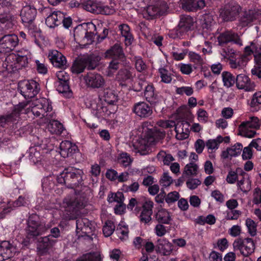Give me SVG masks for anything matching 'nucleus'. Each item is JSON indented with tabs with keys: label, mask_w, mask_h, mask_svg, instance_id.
<instances>
[{
	"label": "nucleus",
	"mask_w": 261,
	"mask_h": 261,
	"mask_svg": "<svg viewBox=\"0 0 261 261\" xmlns=\"http://www.w3.org/2000/svg\"><path fill=\"white\" fill-rule=\"evenodd\" d=\"M133 111L137 116L141 118L148 117L152 113L151 108L145 102L135 103L133 107Z\"/></svg>",
	"instance_id": "aec40b11"
},
{
	"label": "nucleus",
	"mask_w": 261,
	"mask_h": 261,
	"mask_svg": "<svg viewBox=\"0 0 261 261\" xmlns=\"http://www.w3.org/2000/svg\"><path fill=\"white\" fill-rule=\"evenodd\" d=\"M135 76L134 70L130 67H125L120 69L116 76L117 79L120 81L132 80Z\"/></svg>",
	"instance_id": "473e14b6"
},
{
	"label": "nucleus",
	"mask_w": 261,
	"mask_h": 261,
	"mask_svg": "<svg viewBox=\"0 0 261 261\" xmlns=\"http://www.w3.org/2000/svg\"><path fill=\"white\" fill-rule=\"evenodd\" d=\"M9 59H12L16 61L17 65L15 67L18 68L25 66L28 62V58L27 55H13L10 56Z\"/></svg>",
	"instance_id": "37998d69"
},
{
	"label": "nucleus",
	"mask_w": 261,
	"mask_h": 261,
	"mask_svg": "<svg viewBox=\"0 0 261 261\" xmlns=\"http://www.w3.org/2000/svg\"><path fill=\"white\" fill-rule=\"evenodd\" d=\"M48 58L54 66L61 68H66L67 61L65 56L61 53L53 50L49 53Z\"/></svg>",
	"instance_id": "412c9836"
},
{
	"label": "nucleus",
	"mask_w": 261,
	"mask_h": 261,
	"mask_svg": "<svg viewBox=\"0 0 261 261\" xmlns=\"http://www.w3.org/2000/svg\"><path fill=\"white\" fill-rule=\"evenodd\" d=\"M19 252V249L9 242L3 241L0 244V255L3 259L13 257Z\"/></svg>",
	"instance_id": "6ab92c4d"
},
{
	"label": "nucleus",
	"mask_w": 261,
	"mask_h": 261,
	"mask_svg": "<svg viewBox=\"0 0 261 261\" xmlns=\"http://www.w3.org/2000/svg\"><path fill=\"white\" fill-rule=\"evenodd\" d=\"M161 14V12L159 8L154 5H149L143 14L144 17L147 19H150L155 15H160Z\"/></svg>",
	"instance_id": "c03bdc74"
},
{
	"label": "nucleus",
	"mask_w": 261,
	"mask_h": 261,
	"mask_svg": "<svg viewBox=\"0 0 261 261\" xmlns=\"http://www.w3.org/2000/svg\"><path fill=\"white\" fill-rule=\"evenodd\" d=\"M157 125L163 128L175 126L176 138L178 140H184L189 136L190 125L187 121H180L175 124L172 120H160L158 122Z\"/></svg>",
	"instance_id": "39448f33"
},
{
	"label": "nucleus",
	"mask_w": 261,
	"mask_h": 261,
	"mask_svg": "<svg viewBox=\"0 0 261 261\" xmlns=\"http://www.w3.org/2000/svg\"><path fill=\"white\" fill-rule=\"evenodd\" d=\"M89 221L87 218H79L76 220V229L80 230L85 233H89L88 229L90 228L89 227Z\"/></svg>",
	"instance_id": "a18cd8bd"
},
{
	"label": "nucleus",
	"mask_w": 261,
	"mask_h": 261,
	"mask_svg": "<svg viewBox=\"0 0 261 261\" xmlns=\"http://www.w3.org/2000/svg\"><path fill=\"white\" fill-rule=\"evenodd\" d=\"M83 174L82 170L69 167L65 168L57 176V180L60 184L76 186L81 181Z\"/></svg>",
	"instance_id": "20e7f679"
},
{
	"label": "nucleus",
	"mask_w": 261,
	"mask_h": 261,
	"mask_svg": "<svg viewBox=\"0 0 261 261\" xmlns=\"http://www.w3.org/2000/svg\"><path fill=\"white\" fill-rule=\"evenodd\" d=\"M134 61L135 67L138 71L141 72L146 69V64L141 58L136 57L134 58Z\"/></svg>",
	"instance_id": "e2e57ef3"
},
{
	"label": "nucleus",
	"mask_w": 261,
	"mask_h": 261,
	"mask_svg": "<svg viewBox=\"0 0 261 261\" xmlns=\"http://www.w3.org/2000/svg\"><path fill=\"white\" fill-rule=\"evenodd\" d=\"M241 214V211L232 210L227 212L225 219L227 220H237Z\"/></svg>",
	"instance_id": "69168bd1"
},
{
	"label": "nucleus",
	"mask_w": 261,
	"mask_h": 261,
	"mask_svg": "<svg viewBox=\"0 0 261 261\" xmlns=\"http://www.w3.org/2000/svg\"><path fill=\"white\" fill-rule=\"evenodd\" d=\"M47 140L45 139L44 141H42V143L38 144L37 146L31 147L29 149V158L32 162L37 163L40 161L41 155L40 153V149H50V145L47 144Z\"/></svg>",
	"instance_id": "5701e85b"
},
{
	"label": "nucleus",
	"mask_w": 261,
	"mask_h": 261,
	"mask_svg": "<svg viewBox=\"0 0 261 261\" xmlns=\"http://www.w3.org/2000/svg\"><path fill=\"white\" fill-rule=\"evenodd\" d=\"M261 50V43L257 40H254L249 43V45L244 48V53L242 55L246 59L247 57L251 56L253 54H256Z\"/></svg>",
	"instance_id": "c756f323"
},
{
	"label": "nucleus",
	"mask_w": 261,
	"mask_h": 261,
	"mask_svg": "<svg viewBox=\"0 0 261 261\" xmlns=\"http://www.w3.org/2000/svg\"><path fill=\"white\" fill-rule=\"evenodd\" d=\"M83 8L87 11L92 13L99 14L100 12L99 8L101 7V3L96 0H87L83 3Z\"/></svg>",
	"instance_id": "c9c22d12"
},
{
	"label": "nucleus",
	"mask_w": 261,
	"mask_h": 261,
	"mask_svg": "<svg viewBox=\"0 0 261 261\" xmlns=\"http://www.w3.org/2000/svg\"><path fill=\"white\" fill-rule=\"evenodd\" d=\"M260 126L259 120L257 117H251L248 120L242 122L239 126V129L241 135L245 137L251 138L256 134V132L248 131L250 128L255 130L258 128Z\"/></svg>",
	"instance_id": "9d476101"
},
{
	"label": "nucleus",
	"mask_w": 261,
	"mask_h": 261,
	"mask_svg": "<svg viewBox=\"0 0 261 261\" xmlns=\"http://www.w3.org/2000/svg\"><path fill=\"white\" fill-rule=\"evenodd\" d=\"M155 218L159 223L164 224H170L172 220L171 213L165 208L159 210L155 215Z\"/></svg>",
	"instance_id": "7c9ffc66"
},
{
	"label": "nucleus",
	"mask_w": 261,
	"mask_h": 261,
	"mask_svg": "<svg viewBox=\"0 0 261 261\" xmlns=\"http://www.w3.org/2000/svg\"><path fill=\"white\" fill-rule=\"evenodd\" d=\"M43 16H46L45 23L50 28H55L62 22L64 14L60 11H53L49 7H43L39 9Z\"/></svg>",
	"instance_id": "0eeeda50"
},
{
	"label": "nucleus",
	"mask_w": 261,
	"mask_h": 261,
	"mask_svg": "<svg viewBox=\"0 0 261 261\" xmlns=\"http://www.w3.org/2000/svg\"><path fill=\"white\" fill-rule=\"evenodd\" d=\"M252 202L256 205L261 203V190L258 188L253 190Z\"/></svg>",
	"instance_id": "774afa93"
},
{
	"label": "nucleus",
	"mask_w": 261,
	"mask_h": 261,
	"mask_svg": "<svg viewBox=\"0 0 261 261\" xmlns=\"http://www.w3.org/2000/svg\"><path fill=\"white\" fill-rule=\"evenodd\" d=\"M258 14L254 11H249L245 13L240 19V24L244 27L248 25L250 23L258 19Z\"/></svg>",
	"instance_id": "58836bf2"
},
{
	"label": "nucleus",
	"mask_w": 261,
	"mask_h": 261,
	"mask_svg": "<svg viewBox=\"0 0 261 261\" xmlns=\"http://www.w3.org/2000/svg\"><path fill=\"white\" fill-rule=\"evenodd\" d=\"M116 233L119 238L122 241L128 239V229L127 226L123 222H121L116 229Z\"/></svg>",
	"instance_id": "79ce46f5"
},
{
	"label": "nucleus",
	"mask_w": 261,
	"mask_h": 261,
	"mask_svg": "<svg viewBox=\"0 0 261 261\" xmlns=\"http://www.w3.org/2000/svg\"><path fill=\"white\" fill-rule=\"evenodd\" d=\"M224 86L229 88L232 86L236 81V78L229 72L223 71L221 74Z\"/></svg>",
	"instance_id": "a19ab883"
},
{
	"label": "nucleus",
	"mask_w": 261,
	"mask_h": 261,
	"mask_svg": "<svg viewBox=\"0 0 261 261\" xmlns=\"http://www.w3.org/2000/svg\"><path fill=\"white\" fill-rule=\"evenodd\" d=\"M198 120L201 123H206L208 121V114L203 109L200 108L197 111Z\"/></svg>",
	"instance_id": "6e6d98bb"
},
{
	"label": "nucleus",
	"mask_w": 261,
	"mask_h": 261,
	"mask_svg": "<svg viewBox=\"0 0 261 261\" xmlns=\"http://www.w3.org/2000/svg\"><path fill=\"white\" fill-rule=\"evenodd\" d=\"M60 148L61 155L65 158L75 152L77 149V147L69 141H64L61 143Z\"/></svg>",
	"instance_id": "cd10ccee"
},
{
	"label": "nucleus",
	"mask_w": 261,
	"mask_h": 261,
	"mask_svg": "<svg viewBox=\"0 0 261 261\" xmlns=\"http://www.w3.org/2000/svg\"><path fill=\"white\" fill-rule=\"evenodd\" d=\"M180 3L183 9L188 11H194L205 7L204 0H181Z\"/></svg>",
	"instance_id": "bb28decb"
},
{
	"label": "nucleus",
	"mask_w": 261,
	"mask_h": 261,
	"mask_svg": "<svg viewBox=\"0 0 261 261\" xmlns=\"http://www.w3.org/2000/svg\"><path fill=\"white\" fill-rule=\"evenodd\" d=\"M53 177L49 176L44 177L42 179V186L43 189L45 190H50L54 186V182L53 181Z\"/></svg>",
	"instance_id": "bf43d9fd"
},
{
	"label": "nucleus",
	"mask_w": 261,
	"mask_h": 261,
	"mask_svg": "<svg viewBox=\"0 0 261 261\" xmlns=\"http://www.w3.org/2000/svg\"><path fill=\"white\" fill-rule=\"evenodd\" d=\"M85 206L83 201L79 200L76 198L75 195L68 196L65 197L62 203L61 208L63 212H64V217L67 219H72L77 210Z\"/></svg>",
	"instance_id": "423d86ee"
},
{
	"label": "nucleus",
	"mask_w": 261,
	"mask_h": 261,
	"mask_svg": "<svg viewBox=\"0 0 261 261\" xmlns=\"http://www.w3.org/2000/svg\"><path fill=\"white\" fill-rule=\"evenodd\" d=\"M49 228L36 221V216L30 217L28 220L27 234L29 238H34L44 233Z\"/></svg>",
	"instance_id": "f8f14e48"
},
{
	"label": "nucleus",
	"mask_w": 261,
	"mask_h": 261,
	"mask_svg": "<svg viewBox=\"0 0 261 261\" xmlns=\"http://www.w3.org/2000/svg\"><path fill=\"white\" fill-rule=\"evenodd\" d=\"M95 32L96 27L92 22L83 23L76 28L74 36L75 40L82 43L81 45L85 46L94 41Z\"/></svg>",
	"instance_id": "7ed1b4c3"
},
{
	"label": "nucleus",
	"mask_w": 261,
	"mask_h": 261,
	"mask_svg": "<svg viewBox=\"0 0 261 261\" xmlns=\"http://www.w3.org/2000/svg\"><path fill=\"white\" fill-rule=\"evenodd\" d=\"M115 226L113 222L108 221L106 222L103 227V232L104 235L108 237L110 236L114 232Z\"/></svg>",
	"instance_id": "603ef678"
},
{
	"label": "nucleus",
	"mask_w": 261,
	"mask_h": 261,
	"mask_svg": "<svg viewBox=\"0 0 261 261\" xmlns=\"http://www.w3.org/2000/svg\"><path fill=\"white\" fill-rule=\"evenodd\" d=\"M37 15L36 9L31 6H26L21 12V19L26 27H31Z\"/></svg>",
	"instance_id": "2eb2a0df"
},
{
	"label": "nucleus",
	"mask_w": 261,
	"mask_h": 261,
	"mask_svg": "<svg viewBox=\"0 0 261 261\" xmlns=\"http://www.w3.org/2000/svg\"><path fill=\"white\" fill-rule=\"evenodd\" d=\"M18 44V38L15 34L4 36L0 39V52H9Z\"/></svg>",
	"instance_id": "ddd939ff"
},
{
	"label": "nucleus",
	"mask_w": 261,
	"mask_h": 261,
	"mask_svg": "<svg viewBox=\"0 0 261 261\" xmlns=\"http://www.w3.org/2000/svg\"><path fill=\"white\" fill-rule=\"evenodd\" d=\"M194 24L193 19L189 16H182L178 24L181 32H187L192 29Z\"/></svg>",
	"instance_id": "f704fd0d"
},
{
	"label": "nucleus",
	"mask_w": 261,
	"mask_h": 261,
	"mask_svg": "<svg viewBox=\"0 0 261 261\" xmlns=\"http://www.w3.org/2000/svg\"><path fill=\"white\" fill-rule=\"evenodd\" d=\"M86 85L92 88H99L103 87L105 81L103 76L99 73L89 72L84 76Z\"/></svg>",
	"instance_id": "4468645a"
},
{
	"label": "nucleus",
	"mask_w": 261,
	"mask_h": 261,
	"mask_svg": "<svg viewBox=\"0 0 261 261\" xmlns=\"http://www.w3.org/2000/svg\"><path fill=\"white\" fill-rule=\"evenodd\" d=\"M163 224L159 223L154 228V232L158 237H163L167 233V227Z\"/></svg>",
	"instance_id": "13d9d810"
},
{
	"label": "nucleus",
	"mask_w": 261,
	"mask_h": 261,
	"mask_svg": "<svg viewBox=\"0 0 261 261\" xmlns=\"http://www.w3.org/2000/svg\"><path fill=\"white\" fill-rule=\"evenodd\" d=\"M56 87L57 91L60 93H65L69 89L68 81L56 82Z\"/></svg>",
	"instance_id": "052dcab7"
},
{
	"label": "nucleus",
	"mask_w": 261,
	"mask_h": 261,
	"mask_svg": "<svg viewBox=\"0 0 261 261\" xmlns=\"http://www.w3.org/2000/svg\"><path fill=\"white\" fill-rule=\"evenodd\" d=\"M189 57L190 61L196 64L201 65L203 63V59L200 56L195 52H189Z\"/></svg>",
	"instance_id": "338daca9"
},
{
	"label": "nucleus",
	"mask_w": 261,
	"mask_h": 261,
	"mask_svg": "<svg viewBox=\"0 0 261 261\" xmlns=\"http://www.w3.org/2000/svg\"><path fill=\"white\" fill-rule=\"evenodd\" d=\"M100 256L96 253H90L84 254L78 258L76 261H99Z\"/></svg>",
	"instance_id": "8fccbe9b"
},
{
	"label": "nucleus",
	"mask_w": 261,
	"mask_h": 261,
	"mask_svg": "<svg viewBox=\"0 0 261 261\" xmlns=\"http://www.w3.org/2000/svg\"><path fill=\"white\" fill-rule=\"evenodd\" d=\"M93 57L90 56L87 59L80 58L76 59L73 63L71 71L73 73L79 74L84 71L85 67L87 66L88 69H94L97 64L98 60H93Z\"/></svg>",
	"instance_id": "9b49d317"
},
{
	"label": "nucleus",
	"mask_w": 261,
	"mask_h": 261,
	"mask_svg": "<svg viewBox=\"0 0 261 261\" xmlns=\"http://www.w3.org/2000/svg\"><path fill=\"white\" fill-rule=\"evenodd\" d=\"M144 96L147 101L154 106L159 105L162 101V97L154 92V88L151 84L145 86Z\"/></svg>",
	"instance_id": "a878e982"
},
{
	"label": "nucleus",
	"mask_w": 261,
	"mask_h": 261,
	"mask_svg": "<svg viewBox=\"0 0 261 261\" xmlns=\"http://www.w3.org/2000/svg\"><path fill=\"white\" fill-rule=\"evenodd\" d=\"M20 93L25 98L34 97L40 90L39 84L34 80H25L18 84Z\"/></svg>",
	"instance_id": "6e6552de"
},
{
	"label": "nucleus",
	"mask_w": 261,
	"mask_h": 261,
	"mask_svg": "<svg viewBox=\"0 0 261 261\" xmlns=\"http://www.w3.org/2000/svg\"><path fill=\"white\" fill-rule=\"evenodd\" d=\"M236 82L237 87L240 89H243L246 91H251L254 89V84L244 74H238L236 77Z\"/></svg>",
	"instance_id": "393cba45"
},
{
	"label": "nucleus",
	"mask_w": 261,
	"mask_h": 261,
	"mask_svg": "<svg viewBox=\"0 0 261 261\" xmlns=\"http://www.w3.org/2000/svg\"><path fill=\"white\" fill-rule=\"evenodd\" d=\"M173 246L169 241L166 238L159 239L155 244V251L162 255H169L172 252Z\"/></svg>",
	"instance_id": "dca6fc26"
},
{
	"label": "nucleus",
	"mask_w": 261,
	"mask_h": 261,
	"mask_svg": "<svg viewBox=\"0 0 261 261\" xmlns=\"http://www.w3.org/2000/svg\"><path fill=\"white\" fill-rule=\"evenodd\" d=\"M176 93L177 94L184 95L185 94L187 96H191L194 93L193 88L190 86H182L179 88H176Z\"/></svg>",
	"instance_id": "5fc2aeb1"
},
{
	"label": "nucleus",
	"mask_w": 261,
	"mask_h": 261,
	"mask_svg": "<svg viewBox=\"0 0 261 261\" xmlns=\"http://www.w3.org/2000/svg\"><path fill=\"white\" fill-rule=\"evenodd\" d=\"M160 182L162 187H167L170 186L173 182V179L169 176L168 173H164L160 179Z\"/></svg>",
	"instance_id": "4d7b16f0"
},
{
	"label": "nucleus",
	"mask_w": 261,
	"mask_h": 261,
	"mask_svg": "<svg viewBox=\"0 0 261 261\" xmlns=\"http://www.w3.org/2000/svg\"><path fill=\"white\" fill-rule=\"evenodd\" d=\"M119 28L122 37L124 38L125 45H130L133 41V37L129 26L126 24H122Z\"/></svg>",
	"instance_id": "e433bc0d"
},
{
	"label": "nucleus",
	"mask_w": 261,
	"mask_h": 261,
	"mask_svg": "<svg viewBox=\"0 0 261 261\" xmlns=\"http://www.w3.org/2000/svg\"><path fill=\"white\" fill-rule=\"evenodd\" d=\"M242 149L243 145L242 144L237 143L228 148L226 150L223 151L222 157L224 159H228L233 156H237L241 154Z\"/></svg>",
	"instance_id": "2f4dec72"
},
{
	"label": "nucleus",
	"mask_w": 261,
	"mask_h": 261,
	"mask_svg": "<svg viewBox=\"0 0 261 261\" xmlns=\"http://www.w3.org/2000/svg\"><path fill=\"white\" fill-rule=\"evenodd\" d=\"M197 168L198 167L197 165L193 163H190L185 166L183 176L195 175L197 172Z\"/></svg>",
	"instance_id": "3c124183"
},
{
	"label": "nucleus",
	"mask_w": 261,
	"mask_h": 261,
	"mask_svg": "<svg viewBox=\"0 0 261 261\" xmlns=\"http://www.w3.org/2000/svg\"><path fill=\"white\" fill-rule=\"evenodd\" d=\"M139 138L134 144L136 152L141 154H145L149 151V147L164 137L165 133L162 130H158L149 122L143 123L138 129Z\"/></svg>",
	"instance_id": "f03ea898"
},
{
	"label": "nucleus",
	"mask_w": 261,
	"mask_h": 261,
	"mask_svg": "<svg viewBox=\"0 0 261 261\" xmlns=\"http://www.w3.org/2000/svg\"><path fill=\"white\" fill-rule=\"evenodd\" d=\"M245 225L249 234L252 237L255 236L257 232L256 223L251 219L247 218L245 221Z\"/></svg>",
	"instance_id": "09e8293b"
},
{
	"label": "nucleus",
	"mask_w": 261,
	"mask_h": 261,
	"mask_svg": "<svg viewBox=\"0 0 261 261\" xmlns=\"http://www.w3.org/2000/svg\"><path fill=\"white\" fill-rule=\"evenodd\" d=\"M233 247L234 250L240 251L242 255L248 256L254 252L255 246L253 241L251 238L243 239L238 238L233 243Z\"/></svg>",
	"instance_id": "1a4fd4ad"
},
{
	"label": "nucleus",
	"mask_w": 261,
	"mask_h": 261,
	"mask_svg": "<svg viewBox=\"0 0 261 261\" xmlns=\"http://www.w3.org/2000/svg\"><path fill=\"white\" fill-rule=\"evenodd\" d=\"M222 55L224 58L227 59L229 62L231 59H235L237 52L233 48L228 47L223 51V54H222Z\"/></svg>",
	"instance_id": "680f3d73"
},
{
	"label": "nucleus",
	"mask_w": 261,
	"mask_h": 261,
	"mask_svg": "<svg viewBox=\"0 0 261 261\" xmlns=\"http://www.w3.org/2000/svg\"><path fill=\"white\" fill-rule=\"evenodd\" d=\"M124 57L122 48L118 44H115L105 53L106 58L122 60Z\"/></svg>",
	"instance_id": "c85d7f7f"
},
{
	"label": "nucleus",
	"mask_w": 261,
	"mask_h": 261,
	"mask_svg": "<svg viewBox=\"0 0 261 261\" xmlns=\"http://www.w3.org/2000/svg\"><path fill=\"white\" fill-rule=\"evenodd\" d=\"M153 202L149 199H146L142 205V211L140 215V219L142 223L149 224L151 221Z\"/></svg>",
	"instance_id": "a211bd4d"
},
{
	"label": "nucleus",
	"mask_w": 261,
	"mask_h": 261,
	"mask_svg": "<svg viewBox=\"0 0 261 261\" xmlns=\"http://www.w3.org/2000/svg\"><path fill=\"white\" fill-rule=\"evenodd\" d=\"M29 104L31 108L32 114L37 117L42 119V123H47L48 129L52 134H61L64 130L63 125L59 121L55 120V114L53 111L50 101L45 98H41L36 99L29 103L21 102L15 106L13 112L7 116L5 120H15L18 117L22 110Z\"/></svg>",
	"instance_id": "f257e3e1"
},
{
	"label": "nucleus",
	"mask_w": 261,
	"mask_h": 261,
	"mask_svg": "<svg viewBox=\"0 0 261 261\" xmlns=\"http://www.w3.org/2000/svg\"><path fill=\"white\" fill-rule=\"evenodd\" d=\"M12 210L11 202L4 198H0V219L4 218Z\"/></svg>",
	"instance_id": "ea45409f"
},
{
	"label": "nucleus",
	"mask_w": 261,
	"mask_h": 261,
	"mask_svg": "<svg viewBox=\"0 0 261 261\" xmlns=\"http://www.w3.org/2000/svg\"><path fill=\"white\" fill-rule=\"evenodd\" d=\"M56 242L57 241L51 239L50 236L40 238L37 245L38 253L41 255L46 254L48 250L55 245Z\"/></svg>",
	"instance_id": "f3484780"
},
{
	"label": "nucleus",
	"mask_w": 261,
	"mask_h": 261,
	"mask_svg": "<svg viewBox=\"0 0 261 261\" xmlns=\"http://www.w3.org/2000/svg\"><path fill=\"white\" fill-rule=\"evenodd\" d=\"M219 44L226 43L229 42H233L239 46H242V41L237 34L231 31H226L221 34L218 37Z\"/></svg>",
	"instance_id": "b1692460"
},
{
	"label": "nucleus",
	"mask_w": 261,
	"mask_h": 261,
	"mask_svg": "<svg viewBox=\"0 0 261 261\" xmlns=\"http://www.w3.org/2000/svg\"><path fill=\"white\" fill-rule=\"evenodd\" d=\"M119 163L124 167H127L130 165L132 160L126 153H122L119 158Z\"/></svg>",
	"instance_id": "0e129e2a"
},
{
	"label": "nucleus",
	"mask_w": 261,
	"mask_h": 261,
	"mask_svg": "<svg viewBox=\"0 0 261 261\" xmlns=\"http://www.w3.org/2000/svg\"><path fill=\"white\" fill-rule=\"evenodd\" d=\"M162 81L165 83H170L171 82L172 77L170 73L164 68H160L159 69Z\"/></svg>",
	"instance_id": "864d4df0"
},
{
	"label": "nucleus",
	"mask_w": 261,
	"mask_h": 261,
	"mask_svg": "<svg viewBox=\"0 0 261 261\" xmlns=\"http://www.w3.org/2000/svg\"><path fill=\"white\" fill-rule=\"evenodd\" d=\"M238 188L243 193H247L251 189V181L246 173L243 174L242 179L238 180L237 182Z\"/></svg>",
	"instance_id": "4c0bfd02"
},
{
	"label": "nucleus",
	"mask_w": 261,
	"mask_h": 261,
	"mask_svg": "<svg viewBox=\"0 0 261 261\" xmlns=\"http://www.w3.org/2000/svg\"><path fill=\"white\" fill-rule=\"evenodd\" d=\"M246 61V59L241 56L238 61L234 59L230 60L229 64L231 68L240 70L242 69L245 66Z\"/></svg>",
	"instance_id": "49530a36"
},
{
	"label": "nucleus",
	"mask_w": 261,
	"mask_h": 261,
	"mask_svg": "<svg viewBox=\"0 0 261 261\" xmlns=\"http://www.w3.org/2000/svg\"><path fill=\"white\" fill-rule=\"evenodd\" d=\"M240 7L239 6H227L224 9L221 10L220 16L225 21L233 20L239 13Z\"/></svg>",
	"instance_id": "4be33fe9"
},
{
	"label": "nucleus",
	"mask_w": 261,
	"mask_h": 261,
	"mask_svg": "<svg viewBox=\"0 0 261 261\" xmlns=\"http://www.w3.org/2000/svg\"><path fill=\"white\" fill-rule=\"evenodd\" d=\"M102 97L103 100L110 105L115 104L118 99L116 92L110 88L104 89Z\"/></svg>",
	"instance_id": "72a5a7b5"
},
{
	"label": "nucleus",
	"mask_w": 261,
	"mask_h": 261,
	"mask_svg": "<svg viewBox=\"0 0 261 261\" xmlns=\"http://www.w3.org/2000/svg\"><path fill=\"white\" fill-rule=\"evenodd\" d=\"M158 160L163 162L164 165H169L170 163L174 161L173 157L164 151H161L157 154Z\"/></svg>",
	"instance_id": "de8ad7c7"
}]
</instances>
